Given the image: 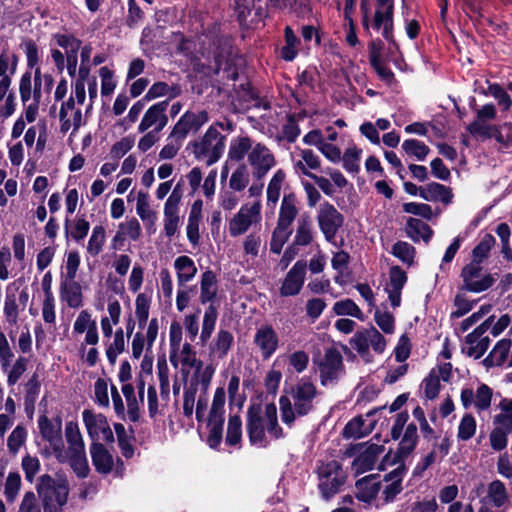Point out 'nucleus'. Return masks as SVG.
<instances>
[{"mask_svg": "<svg viewBox=\"0 0 512 512\" xmlns=\"http://www.w3.org/2000/svg\"><path fill=\"white\" fill-rule=\"evenodd\" d=\"M316 385L307 377L300 378L286 395L279 398L281 419L291 426L297 418L307 416L314 411L319 396Z\"/></svg>", "mask_w": 512, "mask_h": 512, "instance_id": "f257e3e1", "label": "nucleus"}, {"mask_svg": "<svg viewBox=\"0 0 512 512\" xmlns=\"http://www.w3.org/2000/svg\"><path fill=\"white\" fill-rule=\"evenodd\" d=\"M267 433L274 439L284 436L283 429L279 426L277 408L274 403L266 404L264 410L260 404H251L246 412V432L252 446L265 448L269 441Z\"/></svg>", "mask_w": 512, "mask_h": 512, "instance_id": "f03ea898", "label": "nucleus"}, {"mask_svg": "<svg viewBox=\"0 0 512 512\" xmlns=\"http://www.w3.org/2000/svg\"><path fill=\"white\" fill-rule=\"evenodd\" d=\"M36 489L44 512H64L69 494V484L65 478L54 479L44 474L40 476Z\"/></svg>", "mask_w": 512, "mask_h": 512, "instance_id": "7ed1b4c3", "label": "nucleus"}, {"mask_svg": "<svg viewBox=\"0 0 512 512\" xmlns=\"http://www.w3.org/2000/svg\"><path fill=\"white\" fill-rule=\"evenodd\" d=\"M316 474L318 489L325 501L339 493L346 481V473L337 460L318 461Z\"/></svg>", "mask_w": 512, "mask_h": 512, "instance_id": "20e7f679", "label": "nucleus"}, {"mask_svg": "<svg viewBox=\"0 0 512 512\" xmlns=\"http://www.w3.org/2000/svg\"><path fill=\"white\" fill-rule=\"evenodd\" d=\"M226 136L222 135L214 126H210L199 141L189 144L194 157L204 161L207 166L216 163L222 156L225 149Z\"/></svg>", "mask_w": 512, "mask_h": 512, "instance_id": "39448f33", "label": "nucleus"}, {"mask_svg": "<svg viewBox=\"0 0 512 512\" xmlns=\"http://www.w3.org/2000/svg\"><path fill=\"white\" fill-rule=\"evenodd\" d=\"M349 343L365 362H371L370 347L377 354H382L386 349L384 336L373 326L356 331Z\"/></svg>", "mask_w": 512, "mask_h": 512, "instance_id": "423d86ee", "label": "nucleus"}, {"mask_svg": "<svg viewBox=\"0 0 512 512\" xmlns=\"http://www.w3.org/2000/svg\"><path fill=\"white\" fill-rule=\"evenodd\" d=\"M394 0H376V10L372 26L377 31L381 30L382 36L396 50L399 46L394 38Z\"/></svg>", "mask_w": 512, "mask_h": 512, "instance_id": "0eeeda50", "label": "nucleus"}, {"mask_svg": "<svg viewBox=\"0 0 512 512\" xmlns=\"http://www.w3.org/2000/svg\"><path fill=\"white\" fill-rule=\"evenodd\" d=\"M461 278L463 280L462 289L473 293L486 291L495 283V278L491 274L483 272L479 261H471L464 266Z\"/></svg>", "mask_w": 512, "mask_h": 512, "instance_id": "6e6552de", "label": "nucleus"}, {"mask_svg": "<svg viewBox=\"0 0 512 512\" xmlns=\"http://www.w3.org/2000/svg\"><path fill=\"white\" fill-rule=\"evenodd\" d=\"M321 385L336 382L345 371L342 354L334 347L327 348L318 363Z\"/></svg>", "mask_w": 512, "mask_h": 512, "instance_id": "1a4fd4ad", "label": "nucleus"}, {"mask_svg": "<svg viewBox=\"0 0 512 512\" xmlns=\"http://www.w3.org/2000/svg\"><path fill=\"white\" fill-rule=\"evenodd\" d=\"M319 229L328 242H333L344 222L343 215L329 202L320 204L317 211Z\"/></svg>", "mask_w": 512, "mask_h": 512, "instance_id": "9d476101", "label": "nucleus"}, {"mask_svg": "<svg viewBox=\"0 0 512 512\" xmlns=\"http://www.w3.org/2000/svg\"><path fill=\"white\" fill-rule=\"evenodd\" d=\"M261 204L259 201L253 204H244L239 211L230 219L228 224L229 233L232 237L245 234L253 223L260 219Z\"/></svg>", "mask_w": 512, "mask_h": 512, "instance_id": "9b49d317", "label": "nucleus"}, {"mask_svg": "<svg viewBox=\"0 0 512 512\" xmlns=\"http://www.w3.org/2000/svg\"><path fill=\"white\" fill-rule=\"evenodd\" d=\"M494 320V316L488 317L478 327L466 336V354L474 359L481 358L490 345L489 336L485 333L489 330Z\"/></svg>", "mask_w": 512, "mask_h": 512, "instance_id": "f8f14e48", "label": "nucleus"}, {"mask_svg": "<svg viewBox=\"0 0 512 512\" xmlns=\"http://www.w3.org/2000/svg\"><path fill=\"white\" fill-rule=\"evenodd\" d=\"M248 163L252 168V176L256 180H262L276 165V159L265 144L258 142L248 155Z\"/></svg>", "mask_w": 512, "mask_h": 512, "instance_id": "ddd939ff", "label": "nucleus"}, {"mask_svg": "<svg viewBox=\"0 0 512 512\" xmlns=\"http://www.w3.org/2000/svg\"><path fill=\"white\" fill-rule=\"evenodd\" d=\"M38 427L42 438L49 442L57 457L62 454L64 445L62 440V419L55 417L49 419L42 415L38 419Z\"/></svg>", "mask_w": 512, "mask_h": 512, "instance_id": "4468645a", "label": "nucleus"}, {"mask_svg": "<svg viewBox=\"0 0 512 512\" xmlns=\"http://www.w3.org/2000/svg\"><path fill=\"white\" fill-rule=\"evenodd\" d=\"M168 100L160 101L149 107L143 115L138 126V131L143 133L152 129L153 132H161L168 123Z\"/></svg>", "mask_w": 512, "mask_h": 512, "instance_id": "2eb2a0df", "label": "nucleus"}, {"mask_svg": "<svg viewBox=\"0 0 512 512\" xmlns=\"http://www.w3.org/2000/svg\"><path fill=\"white\" fill-rule=\"evenodd\" d=\"M307 264L303 260L297 261L285 275L279 293L282 297L296 296L302 290L306 279Z\"/></svg>", "mask_w": 512, "mask_h": 512, "instance_id": "dca6fc26", "label": "nucleus"}, {"mask_svg": "<svg viewBox=\"0 0 512 512\" xmlns=\"http://www.w3.org/2000/svg\"><path fill=\"white\" fill-rule=\"evenodd\" d=\"M208 119V113L205 110L196 113L187 111L174 125L170 138L184 140L190 131L199 130Z\"/></svg>", "mask_w": 512, "mask_h": 512, "instance_id": "f3484780", "label": "nucleus"}, {"mask_svg": "<svg viewBox=\"0 0 512 512\" xmlns=\"http://www.w3.org/2000/svg\"><path fill=\"white\" fill-rule=\"evenodd\" d=\"M492 395V389L486 384H481L478 386L476 392L471 388L462 389L460 397L464 408L467 409L474 406L476 411L481 412L489 409Z\"/></svg>", "mask_w": 512, "mask_h": 512, "instance_id": "a211bd4d", "label": "nucleus"}, {"mask_svg": "<svg viewBox=\"0 0 512 512\" xmlns=\"http://www.w3.org/2000/svg\"><path fill=\"white\" fill-rule=\"evenodd\" d=\"M73 331L76 334L86 332L84 343L80 347L81 351L85 350L86 345H96L99 342L97 323L92 319L91 313L87 310H82L78 314L73 324Z\"/></svg>", "mask_w": 512, "mask_h": 512, "instance_id": "6ab92c4d", "label": "nucleus"}, {"mask_svg": "<svg viewBox=\"0 0 512 512\" xmlns=\"http://www.w3.org/2000/svg\"><path fill=\"white\" fill-rule=\"evenodd\" d=\"M254 343L259 348L263 359H269L277 350L279 338L273 327L264 325L257 329Z\"/></svg>", "mask_w": 512, "mask_h": 512, "instance_id": "aec40b11", "label": "nucleus"}, {"mask_svg": "<svg viewBox=\"0 0 512 512\" xmlns=\"http://www.w3.org/2000/svg\"><path fill=\"white\" fill-rule=\"evenodd\" d=\"M385 448L383 445L371 443L369 444L354 460L352 469L356 474H362L372 470Z\"/></svg>", "mask_w": 512, "mask_h": 512, "instance_id": "412c9836", "label": "nucleus"}, {"mask_svg": "<svg viewBox=\"0 0 512 512\" xmlns=\"http://www.w3.org/2000/svg\"><path fill=\"white\" fill-rule=\"evenodd\" d=\"M407 282V275L405 271L399 266H393L389 271V283L386 286L391 306L396 308L401 303V292Z\"/></svg>", "mask_w": 512, "mask_h": 512, "instance_id": "4be33fe9", "label": "nucleus"}, {"mask_svg": "<svg viewBox=\"0 0 512 512\" xmlns=\"http://www.w3.org/2000/svg\"><path fill=\"white\" fill-rule=\"evenodd\" d=\"M295 154L298 159L293 161V167L297 173L310 178L311 175H314L310 170H317L320 168V157L313 150L296 148Z\"/></svg>", "mask_w": 512, "mask_h": 512, "instance_id": "5701e85b", "label": "nucleus"}, {"mask_svg": "<svg viewBox=\"0 0 512 512\" xmlns=\"http://www.w3.org/2000/svg\"><path fill=\"white\" fill-rule=\"evenodd\" d=\"M92 463L100 474H109L114 467L112 454L99 442H93L90 447Z\"/></svg>", "mask_w": 512, "mask_h": 512, "instance_id": "b1692460", "label": "nucleus"}, {"mask_svg": "<svg viewBox=\"0 0 512 512\" xmlns=\"http://www.w3.org/2000/svg\"><path fill=\"white\" fill-rule=\"evenodd\" d=\"M299 201L294 193L285 194L280 205L277 225L291 229V225L298 215Z\"/></svg>", "mask_w": 512, "mask_h": 512, "instance_id": "393cba45", "label": "nucleus"}, {"mask_svg": "<svg viewBox=\"0 0 512 512\" xmlns=\"http://www.w3.org/2000/svg\"><path fill=\"white\" fill-rule=\"evenodd\" d=\"M234 343L232 333L225 329H220L209 347V357L211 359H224Z\"/></svg>", "mask_w": 512, "mask_h": 512, "instance_id": "a878e982", "label": "nucleus"}, {"mask_svg": "<svg viewBox=\"0 0 512 512\" xmlns=\"http://www.w3.org/2000/svg\"><path fill=\"white\" fill-rule=\"evenodd\" d=\"M149 196L147 193L140 191L137 196L136 212L141 218L148 234L156 231V212L150 208Z\"/></svg>", "mask_w": 512, "mask_h": 512, "instance_id": "bb28decb", "label": "nucleus"}, {"mask_svg": "<svg viewBox=\"0 0 512 512\" xmlns=\"http://www.w3.org/2000/svg\"><path fill=\"white\" fill-rule=\"evenodd\" d=\"M421 198L430 202H442L448 205L452 202L453 193L450 187L437 182L421 186Z\"/></svg>", "mask_w": 512, "mask_h": 512, "instance_id": "cd10ccee", "label": "nucleus"}, {"mask_svg": "<svg viewBox=\"0 0 512 512\" xmlns=\"http://www.w3.org/2000/svg\"><path fill=\"white\" fill-rule=\"evenodd\" d=\"M356 498L362 502H371L379 492L380 481L378 475H369L359 479L355 485Z\"/></svg>", "mask_w": 512, "mask_h": 512, "instance_id": "c85d7f7f", "label": "nucleus"}, {"mask_svg": "<svg viewBox=\"0 0 512 512\" xmlns=\"http://www.w3.org/2000/svg\"><path fill=\"white\" fill-rule=\"evenodd\" d=\"M60 297L70 308H79L83 305L82 288L75 279H67L61 282Z\"/></svg>", "mask_w": 512, "mask_h": 512, "instance_id": "c756f323", "label": "nucleus"}, {"mask_svg": "<svg viewBox=\"0 0 512 512\" xmlns=\"http://www.w3.org/2000/svg\"><path fill=\"white\" fill-rule=\"evenodd\" d=\"M512 342L510 339H501L496 343L489 355L484 359L487 367L502 366L508 364Z\"/></svg>", "mask_w": 512, "mask_h": 512, "instance_id": "7c9ffc66", "label": "nucleus"}, {"mask_svg": "<svg viewBox=\"0 0 512 512\" xmlns=\"http://www.w3.org/2000/svg\"><path fill=\"white\" fill-rule=\"evenodd\" d=\"M218 292L217 276L212 270H207L201 275L200 280V302L210 303L216 298Z\"/></svg>", "mask_w": 512, "mask_h": 512, "instance_id": "2f4dec72", "label": "nucleus"}, {"mask_svg": "<svg viewBox=\"0 0 512 512\" xmlns=\"http://www.w3.org/2000/svg\"><path fill=\"white\" fill-rule=\"evenodd\" d=\"M83 422L85 424L87 433L93 442L100 440V431L105 428L108 422L106 417L102 414H96L92 410L85 409L82 412Z\"/></svg>", "mask_w": 512, "mask_h": 512, "instance_id": "473e14b6", "label": "nucleus"}, {"mask_svg": "<svg viewBox=\"0 0 512 512\" xmlns=\"http://www.w3.org/2000/svg\"><path fill=\"white\" fill-rule=\"evenodd\" d=\"M255 144L248 136L234 138L229 147L228 157L232 161L240 162L255 148Z\"/></svg>", "mask_w": 512, "mask_h": 512, "instance_id": "72a5a7b5", "label": "nucleus"}, {"mask_svg": "<svg viewBox=\"0 0 512 512\" xmlns=\"http://www.w3.org/2000/svg\"><path fill=\"white\" fill-rule=\"evenodd\" d=\"M174 267L177 272V282L179 287L184 286L185 283L191 281L197 274V267L194 261L186 256L182 255L175 259Z\"/></svg>", "mask_w": 512, "mask_h": 512, "instance_id": "f704fd0d", "label": "nucleus"}, {"mask_svg": "<svg viewBox=\"0 0 512 512\" xmlns=\"http://www.w3.org/2000/svg\"><path fill=\"white\" fill-rule=\"evenodd\" d=\"M406 232L415 242L422 239L427 243L433 235V230L425 222L417 218H409L407 220Z\"/></svg>", "mask_w": 512, "mask_h": 512, "instance_id": "c9c22d12", "label": "nucleus"}, {"mask_svg": "<svg viewBox=\"0 0 512 512\" xmlns=\"http://www.w3.org/2000/svg\"><path fill=\"white\" fill-rule=\"evenodd\" d=\"M65 437L68 443L69 454L85 450V444L76 422L70 421L66 423Z\"/></svg>", "mask_w": 512, "mask_h": 512, "instance_id": "e433bc0d", "label": "nucleus"}, {"mask_svg": "<svg viewBox=\"0 0 512 512\" xmlns=\"http://www.w3.org/2000/svg\"><path fill=\"white\" fill-rule=\"evenodd\" d=\"M418 442L417 426L414 423L407 425L404 434L400 440L398 453L401 456L409 455L416 447Z\"/></svg>", "mask_w": 512, "mask_h": 512, "instance_id": "4c0bfd02", "label": "nucleus"}, {"mask_svg": "<svg viewBox=\"0 0 512 512\" xmlns=\"http://www.w3.org/2000/svg\"><path fill=\"white\" fill-rule=\"evenodd\" d=\"M402 149L408 157L417 161H424L430 152V148L417 139H406L402 143Z\"/></svg>", "mask_w": 512, "mask_h": 512, "instance_id": "58836bf2", "label": "nucleus"}, {"mask_svg": "<svg viewBox=\"0 0 512 512\" xmlns=\"http://www.w3.org/2000/svg\"><path fill=\"white\" fill-rule=\"evenodd\" d=\"M208 438L207 443L211 448H217L223 438L224 417L208 416Z\"/></svg>", "mask_w": 512, "mask_h": 512, "instance_id": "ea45409f", "label": "nucleus"}, {"mask_svg": "<svg viewBox=\"0 0 512 512\" xmlns=\"http://www.w3.org/2000/svg\"><path fill=\"white\" fill-rule=\"evenodd\" d=\"M218 318L217 308L210 304L204 312L203 321H202V329L200 333V340L202 344H205L211 337L215 324Z\"/></svg>", "mask_w": 512, "mask_h": 512, "instance_id": "a19ab883", "label": "nucleus"}, {"mask_svg": "<svg viewBox=\"0 0 512 512\" xmlns=\"http://www.w3.org/2000/svg\"><path fill=\"white\" fill-rule=\"evenodd\" d=\"M117 441L122 455L125 458H131L134 454L133 440L134 437L131 433H127L125 427L121 423L114 425Z\"/></svg>", "mask_w": 512, "mask_h": 512, "instance_id": "79ce46f5", "label": "nucleus"}, {"mask_svg": "<svg viewBox=\"0 0 512 512\" xmlns=\"http://www.w3.org/2000/svg\"><path fill=\"white\" fill-rule=\"evenodd\" d=\"M312 226L309 216H301L297 222L294 245L307 246L312 242Z\"/></svg>", "mask_w": 512, "mask_h": 512, "instance_id": "37998d69", "label": "nucleus"}, {"mask_svg": "<svg viewBox=\"0 0 512 512\" xmlns=\"http://www.w3.org/2000/svg\"><path fill=\"white\" fill-rule=\"evenodd\" d=\"M90 229V223L84 217H77L73 224L70 225L69 220L65 221L66 236H71L76 242L84 240Z\"/></svg>", "mask_w": 512, "mask_h": 512, "instance_id": "c03bdc74", "label": "nucleus"}, {"mask_svg": "<svg viewBox=\"0 0 512 512\" xmlns=\"http://www.w3.org/2000/svg\"><path fill=\"white\" fill-rule=\"evenodd\" d=\"M25 388V407L34 409V405L41 389V382L38 373L34 372L24 385Z\"/></svg>", "mask_w": 512, "mask_h": 512, "instance_id": "a18cd8bd", "label": "nucleus"}, {"mask_svg": "<svg viewBox=\"0 0 512 512\" xmlns=\"http://www.w3.org/2000/svg\"><path fill=\"white\" fill-rule=\"evenodd\" d=\"M286 179V173L278 169L269 181L267 187V202L275 205L279 198L283 183Z\"/></svg>", "mask_w": 512, "mask_h": 512, "instance_id": "49530a36", "label": "nucleus"}, {"mask_svg": "<svg viewBox=\"0 0 512 512\" xmlns=\"http://www.w3.org/2000/svg\"><path fill=\"white\" fill-rule=\"evenodd\" d=\"M250 174L245 164L239 165L231 174L229 187L234 192L243 191L249 184Z\"/></svg>", "mask_w": 512, "mask_h": 512, "instance_id": "de8ad7c7", "label": "nucleus"}, {"mask_svg": "<svg viewBox=\"0 0 512 512\" xmlns=\"http://www.w3.org/2000/svg\"><path fill=\"white\" fill-rule=\"evenodd\" d=\"M70 466L77 477L84 479L89 475L90 468L86 456V451L70 453Z\"/></svg>", "mask_w": 512, "mask_h": 512, "instance_id": "09e8293b", "label": "nucleus"}, {"mask_svg": "<svg viewBox=\"0 0 512 512\" xmlns=\"http://www.w3.org/2000/svg\"><path fill=\"white\" fill-rule=\"evenodd\" d=\"M106 240L105 228L102 225H96L87 244V252L91 256H97L103 249Z\"/></svg>", "mask_w": 512, "mask_h": 512, "instance_id": "8fccbe9b", "label": "nucleus"}, {"mask_svg": "<svg viewBox=\"0 0 512 512\" xmlns=\"http://www.w3.org/2000/svg\"><path fill=\"white\" fill-rule=\"evenodd\" d=\"M242 440V420L239 415H231L228 419L226 443L230 446L239 444Z\"/></svg>", "mask_w": 512, "mask_h": 512, "instance_id": "3c124183", "label": "nucleus"}, {"mask_svg": "<svg viewBox=\"0 0 512 512\" xmlns=\"http://www.w3.org/2000/svg\"><path fill=\"white\" fill-rule=\"evenodd\" d=\"M22 481L21 476L18 472H10L4 484V496L6 500L13 503L21 489Z\"/></svg>", "mask_w": 512, "mask_h": 512, "instance_id": "603ef678", "label": "nucleus"}, {"mask_svg": "<svg viewBox=\"0 0 512 512\" xmlns=\"http://www.w3.org/2000/svg\"><path fill=\"white\" fill-rule=\"evenodd\" d=\"M40 84H41L40 69L37 68L35 70V88L33 90L34 102L28 104L25 109V119L29 123L34 122L37 117L39 100L41 97Z\"/></svg>", "mask_w": 512, "mask_h": 512, "instance_id": "864d4df0", "label": "nucleus"}, {"mask_svg": "<svg viewBox=\"0 0 512 512\" xmlns=\"http://www.w3.org/2000/svg\"><path fill=\"white\" fill-rule=\"evenodd\" d=\"M142 3L151 4V0H129L128 16L126 24L130 28H134L144 17Z\"/></svg>", "mask_w": 512, "mask_h": 512, "instance_id": "5fc2aeb1", "label": "nucleus"}, {"mask_svg": "<svg viewBox=\"0 0 512 512\" xmlns=\"http://www.w3.org/2000/svg\"><path fill=\"white\" fill-rule=\"evenodd\" d=\"M333 311L337 315H347L364 320V314L358 305L351 299L338 301L333 306Z\"/></svg>", "mask_w": 512, "mask_h": 512, "instance_id": "6e6d98bb", "label": "nucleus"}, {"mask_svg": "<svg viewBox=\"0 0 512 512\" xmlns=\"http://www.w3.org/2000/svg\"><path fill=\"white\" fill-rule=\"evenodd\" d=\"M125 349L124 331L122 328L116 330L113 342L106 349V356L110 364L116 363L117 357Z\"/></svg>", "mask_w": 512, "mask_h": 512, "instance_id": "4d7b16f0", "label": "nucleus"}, {"mask_svg": "<svg viewBox=\"0 0 512 512\" xmlns=\"http://www.w3.org/2000/svg\"><path fill=\"white\" fill-rule=\"evenodd\" d=\"M170 341V362L176 367L177 362L174 360L177 353L180 351V345L182 341V328L179 323L173 322L170 325L169 332Z\"/></svg>", "mask_w": 512, "mask_h": 512, "instance_id": "13d9d810", "label": "nucleus"}, {"mask_svg": "<svg viewBox=\"0 0 512 512\" xmlns=\"http://www.w3.org/2000/svg\"><path fill=\"white\" fill-rule=\"evenodd\" d=\"M121 233L123 236H127L133 241L138 240L141 236V226L139 221L136 218H131L126 222L121 223L119 225V231L114 237L115 241L121 237Z\"/></svg>", "mask_w": 512, "mask_h": 512, "instance_id": "bf43d9fd", "label": "nucleus"}, {"mask_svg": "<svg viewBox=\"0 0 512 512\" xmlns=\"http://www.w3.org/2000/svg\"><path fill=\"white\" fill-rule=\"evenodd\" d=\"M135 314L138 320V324L140 328H143L146 325V322L149 317V309H150V298L145 293H140L136 297L135 301Z\"/></svg>", "mask_w": 512, "mask_h": 512, "instance_id": "052dcab7", "label": "nucleus"}, {"mask_svg": "<svg viewBox=\"0 0 512 512\" xmlns=\"http://www.w3.org/2000/svg\"><path fill=\"white\" fill-rule=\"evenodd\" d=\"M28 366V359L26 357L20 356L14 362V364L8 368L7 372V384L9 386H14L21 378V376L25 373Z\"/></svg>", "mask_w": 512, "mask_h": 512, "instance_id": "680f3d73", "label": "nucleus"}, {"mask_svg": "<svg viewBox=\"0 0 512 512\" xmlns=\"http://www.w3.org/2000/svg\"><path fill=\"white\" fill-rule=\"evenodd\" d=\"M291 233V229L276 225L270 241V250L275 254H279Z\"/></svg>", "mask_w": 512, "mask_h": 512, "instance_id": "e2e57ef3", "label": "nucleus"}, {"mask_svg": "<svg viewBox=\"0 0 512 512\" xmlns=\"http://www.w3.org/2000/svg\"><path fill=\"white\" fill-rule=\"evenodd\" d=\"M361 150L356 146L349 147L344 152L342 157L343 167L349 173H357L359 171V161H360Z\"/></svg>", "mask_w": 512, "mask_h": 512, "instance_id": "0e129e2a", "label": "nucleus"}, {"mask_svg": "<svg viewBox=\"0 0 512 512\" xmlns=\"http://www.w3.org/2000/svg\"><path fill=\"white\" fill-rule=\"evenodd\" d=\"M392 254L403 263L412 264L415 248L407 242L398 241L392 247Z\"/></svg>", "mask_w": 512, "mask_h": 512, "instance_id": "69168bd1", "label": "nucleus"}, {"mask_svg": "<svg viewBox=\"0 0 512 512\" xmlns=\"http://www.w3.org/2000/svg\"><path fill=\"white\" fill-rule=\"evenodd\" d=\"M22 470L25 474V479L32 483L35 479V476L40 471V461L36 456L26 455L22 458L21 462Z\"/></svg>", "mask_w": 512, "mask_h": 512, "instance_id": "338daca9", "label": "nucleus"}, {"mask_svg": "<svg viewBox=\"0 0 512 512\" xmlns=\"http://www.w3.org/2000/svg\"><path fill=\"white\" fill-rule=\"evenodd\" d=\"M26 437V429L21 425L16 426L7 439V446L9 451L12 453H17L20 447L24 444Z\"/></svg>", "mask_w": 512, "mask_h": 512, "instance_id": "774afa93", "label": "nucleus"}]
</instances>
